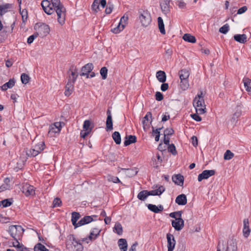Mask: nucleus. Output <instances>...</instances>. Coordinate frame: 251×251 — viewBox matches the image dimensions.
Segmentation results:
<instances>
[{
	"label": "nucleus",
	"mask_w": 251,
	"mask_h": 251,
	"mask_svg": "<svg viewBox=\"0 0 251 251\" xmlns=\"http://www.w3.org/2000/svg\"><path fill=\"white\" fill-rule=\"evenodd\" d=\"M41 6L44 12L48 15H51L55 12L57 16V21L61 25L65 23L66 10L60 0H43Z\"/></svg>",
	"instance_id": "f257e3e1"
},
{
	"label": "nucleus",
	"mask_w": 251,
	"mask_h": 251,
	"mask_svg": "<svg viewBox=\"0 0 251 251\" xmlns=\"http://www.w3.org/2000/svg\"><path fill=\"white\" fill-rule=\"evenodd\" d=\"M202 95V92L201 91L200 93L197 95L193 100V105L196 107L197 112H199L200 114H204L206 109Z\"/></svg>",
	"instance_id": "f03ea898"
},
{
	"label": "nucleus",
	"mask_w": 251,
	"mask_h": 251,
	"mask_svg": "<svg viewBox=\"0 0 251 251\" xmlns=\"http://www.w3.org/2000/svg\"><path fill=\"white\" fill-rule=\"evenodd\" d=\"M25 230L21 226L12 225L9 227L8 232L10 236L17 241L20 239Z\"/></svg>",
	"instance_id": "7ed1b4c3"
},
{
	"label": "nucleus",
	"mask_w": 251,
	"mask_h": 251,
	"mask_svg": "<svg viewBox=\"0 0 251 251\" xmlns=\"http://www.w3.org/2000/svg\"><path fill=\"white\" fill-rule=\"evenodd\" d=\"M34 29L36 30V34L41 38L46 36L50 31V27L45 23H37Z\"/></svg>",
	"instance_id": "20e7f679"
},
{
	"label": "nucleus",
	"mask_w": 251,
	"mask_h": 251,
	"mask_svg": "<svg viewBox=\"0 0 251 251\" xmlns=\"http://www.w3.org/2000/svg\"><path fill=\"white\" fill-rule=\"evenodd\" d=\"M45 148V144L44 142H40L32 148L27 151L26 155L29 157H35L41 152Z\"/></svg>",
	"instance_id": "39448f33"
},
{
	"label": "nucleus",
	"mask_w": 251,
	"mask_h": 251,
	"mask_svg": "<svg viewBox=\"0 0 251 251\" xmlns=\"http://www.w3.org/2000/svg\"><path fill=\"white\" fill-rule=\"evenodd\" d=\"M139 20L142 26H148L151 22V18L150 13L147 10L139 11Z\"/></svg>",
	"instance_id": "423d86ee"
},
{
	"label": "nucleus",
	"mask_w": 251,
	"mask_h": 251,
	"mask_svg": "<svg viewBox=\"0 0 251 251\" xmlns=\"http://www.w3.org/2000/svg\"><path fill=\"white\" fill-rule=\"evenodd\" d=\"M127 20V16H125V15H124L121 18V20L119 23L117 27L112 29L111 31L114 33L117 34L122 31L126 26Z\"/></svg>",
	"instance_id": "0eeeda50"
},
{
	"label": "nucleus",
	"mask_w": 251,
	"mask_h": 251,
	"mask_svg": "<svg viewBox=\"0 0 251 251\" xmlns=\"http://www.w3.org/2000/svg\"><path fill=\"white\" fill-rule=\"evenodd\" d=\"M21 191L26 197L34 196L35 194L34 187L28 184L24 185Z\"/></svg>",
	"instance_id": "6e6552de"
},
{
	"label": "nucleus",
	"mask_w": 251,
	"mask_h": 251,
	"mask_svg": "<svg viewBox=\"0 0 251 251\" xmlns=\"http://www.w3.org/2000/svg\"><path fill=\"white\" fill-rule=\"evenodd\" d=\"M172 226L176 230L180 231L184 227V220L181 218H177L176 220L172 221Z\"/></svg>",
	"instance_id": "1a4fd4ad"
},
{
	"label": "nucleus",
	"mask_w": 251,
	"mask_h": 251,
	"mask_svg": "<svg viewBox=\"0 0 251 251\" xmlns=\"http://www.w3.org/2000/svg\"><path fill=\"white\" fill-rule=\"evenodd\" d=\"M215 174V170H204L201 174L199 175L198 180L199 181H201L203 179L208 178L209 177L214 175Z\"/></svg>",
	"instance_id": "9d476101"
},
{
	"label": "nucleus",
	"mask_w": 251,
	"mask_h": 251,
	"mask_svg": "<svg viewBox=\"0 0 251 251\" xmlns=\"http://www.w3.org/2000/svg\"><path fill=\"white\" fill-rule=\"evenodd\" d=\"M225 251H237V243L235 239L230 238L227 241Z\"/></svg>",
	"instance_id": "9b49d317"
},
{
	"label": "nucleus",
	"mask_w": 251,
	"mask_h": 251,
	"mask_svg": "<svg viewBox=\"0 0 251 251\" xmlns=\"http://www.w3.org/2000/svg\"><path fill=\"white\" fill-rule=\"evenodd\" d=\"M93 217H96L97 216H85L77 222V225H78V227L88 224L92 222L93 221Z\"/></svg>",
	"instance_id": "f8f14e48"
},
{
	"label": "nucleus",
	"mask_w": 251,
	"mask_h": 251,
	"mask_svg": "<svg viewBox=\"0 0 251 251\" xmlns=\"http://www.w3.org/2000/svg\"><path fill=\"white\" fill-rule=\"evenodd\" d=\"M94 66L92 63H87L81 68V76H85L90 73L93 69Z\"/></svg>",
	"instance_id": "ddd939ff"
},
{
	"label": "nucleus",
	"mask_w": 251,
	"mask_h": 251,
	"mask_svg": "<svg viewBox=\"0 0 251 251\" xmlns=\"http://www.w3.org/2000/svg\"><path fill=\"white\" fill-rule=\"evenodd\" d=\"M167 239L168 249L174 250L176 245V241L174 235L171 233H168L167 234Z\"/></svg>",
	"instance_id": "4468645a"
},
{
	"label": "nucleus",
	"mask_w": 251,
	"mask_h": 251,
	"mask_svg": "<svg viewBox=\"0 0 251 251\" xmlns=\"http://www.w3.org/2000/svg\"><path fill=\"white\" fill-rule=\"evenodd\" d=\"M184 177L180 174L174 175L172 176L173 181L177 185L182 186L184 183Z\"/></svg>",
	"instance_id": "2eb2a0df"
},
{
	"label": "nucleus",
	"mask_w": 251,
	"mask_h": 251,
	"mask_svg": "<svg viewBox=\"0 0 251 251\" xmlns=\"http://www.w3.org/2000/svg\"><path fill=\"white\" fill-rule=\"evenodd\" d=\"M75 83L71 82L70 79H68V82L65 87L64 94L66 96H69L72 94L74 90V84Z\"/></svg>",
	"instance_id": "dca6fc26"
},
{
	"label": "nucleus",
	"mask_w": 251,
	"mask_h": 251,
	"mask_svg": "<svg viewBox=\"0 0 251 251\" xmlns=\"http://www.w3.org/2000/svg\"><path fill=\"white\" fill-rule=\"evenodd\" d=\"M176 202L179 205H184L187 203V200L185 194H180L176 199Z\"/></svg>",
	"instance_id": "f3484780"
},
{
	"label": "nucleus",
	"mask_w": 251,
	"mask_h": 251,
	"mask_svg": "<svg viewBox=\"0 0 251 251\" xmlns=\"http://www.w3.org/2000/svg\"><path fill=\"white\" fill-rule=\"evenodd\" d=\"M233 38L235 41L241 44H245L247 42V37L245 34H235L234 35Z\"/></svg>",
	"instance_id": "a211bd4d"
},
{
	"label": "nucleus",
	"mask_w": 251,
	"mask_h": 251,
	"mask_svg": "<svg viewBox=\"0 0 251 251\" xmlns=\"http://www.w3.org/2000/svg\"><path fill=\"white\" fill-rule=\"evenodd\" d=\"M170 0H165L160 3V7L162 11L165 13H168L170 11Z\"/></svg>",
	"instance_id": "6ab92c4d"
},
{
	"label": "nucleus",
	"mask_w": 251,
	"mask_h": 251,
	"mask_svg": "<svg viewBox=\"0 0 251 251\" xmlns=\"http://www.w3.org/2000/svg\"><path fill=\"white\" fill-rule=\"evenodd\" d=\"M15 82L16 80L14 78H11L7 82L4 83L1 86V89L2 91H6L8 88H12L14 86Z\"/></svg>",
	"instance_id": "aec40b11"
},
{
	"label": "nucleus",
	"mask_w": 251,
	"mask_h": 251,
	"mask_svg": "<svg viewBox=\"0 0 251 251\" xmlns=\"http://www.w3.org/2000/svg\"><path fill=\"white\" fill-rule=\"evenodd\" d=\"M137 138L135 135H129L125 137V140L124 141V146H127L132 143H134L136 142Z\"/></svg>",
	"instance_id": "412c9836"
},
{
	"label": "nucleus",
	"mask_w": 251,
	"mask_h": 251,
	"mask_svg": "<svg viewBox=\"0 0 251 251\" xmlns=\"http://www.w3.org/2000/svg\"><path fill=\"white\" fill-rule=\"evenodd\" d=\"M147 206L150 210L155 213H158L163 210V207L161 205H159L158 207L154 204H149Z\"/></svg>",
	"instance_id": "4be33fe9"
},
{
	"label": "nucleus",
	"mask_w": 251,
	"mask_h": 251,
	"mask_svg": "<svg viewBox=\"0 0 251 251\" xmlns=\"http://www.w3.org/2000/svg\"><path fill=\"white\" fill-rule=\"evenodd\" d=\"M118 246L121 251H126L127 250V243L125 239L121 238L118 241Z\"/></svg>",
	"instance_id": "5701e85b"
},
{
	"label": "nucleus",
	"mask_w": 251,
	"mask_h": 251,
	"mask_svg": "<svg viewBox=\"0 0 251 251\" xmlns=\"http://www.w3.org/2000/svg\"><path fill=\"white\" fill-rule=\"evenodd\" d=\"M80 218V215L79 213L76 212H73L72 214V222L73 225L75 226V228L78 227L77 225V220Z\"/></svg>",
	"instance_id": "b1692460"
},
{
	"label": "nucleus",
	"mask_w": 251,
	"mask_h": 251,
	"mask_svg": "<svg viewBox=\"0 0 251 251\" xmlns=\"http://www.w3.org/2000/svg\"><path fill=\"white\" fill-rule=\"evenodd\" d=\"M156 77L158 80L161 83H164L166 80V74L163 71H159L156 73Z\"/></svg>",
	"instance_id": "393cba45"
},
{
	"label": "nucleus",
	"mask_w": 251,
	"mask_h": 251,
	"mask_svg": "<svg viewBox=\"0 0 251 251\" xmlns=\"http://www.w3.org/2000/svg\"><path fill=\"white\" fill-rule=\"evenodd\" d=\"M100 230L98 228H94L91 231L89 239L91 240L96 239L97 237L99 235Z\"/></svg>",
	"instance_id": "a878e982"
},
{
	"label": "nucleus",
	"mask_w": 251,
	"mask_h": 251,
	"mask_svg": "<svg viewBox=\"0 0 251 251\" xmlns=\"http://www.w3.org/2000/svg\"><path fill=\"white\" fill-rule=\"evenodd\" d=\"M180 79H188L190 75L189 71L186 69H182L178 72Z\"/></svg>",
	"instance_id": "bb28decb"
},
{
	"label": "nucleus",
	"mask_w": 251,
	"mask_h": 251,
	"mask_svg": "<svg viewBox=\"0 0 251 251\" xmlns=\"http://www.w3.org/2000/svg\"><path fill=\"white\" fill-rule=\"evenodd\" d=\"M76 70V69L75 68V70H74V67L72 66L70 69H69V71L71 72V75L69 76V78L70 79L71 81L73 83H75L77 76L78 75L77 74V73L75 72Z\"/></svg>",
	"instance_id": "cd10ccee"
},
{
	"label": "nucleus",
	"mask_w": 251,
	"mask_h": 251,
	"mask_svg": "<svg viewBox=\"0 0 251 251\" xmlns=\"http://www.w3.org/2000/svg\"><path fill=\"white\" fill-rule=\"evenodd\" d=\"M158 21V28L159 29L160 32L161 34L164 35L166 33L165 27H164V24L163 21V19L161 17H159L157 18Z\"/></svg>",
	"instance_id": "c85d7f7f"
},
{
	"label": "nucleus",
	"mask_w": 251,
	"mask_h": 251,
	"mask_svg": "<svg viewBox=\"0 0 251 251\" xmlns=\"http://www.w3.org/2000/svg\"><path fill=\"white\" fill-rule=\"evenodd\" d=\"M72 245L76 249V251H82L83 247L82 245L78 241H77L75 237L73 238Z\"/></svg>",
	"instance_id": "c756f323"
},
{
	"label": "nucleus",
	"mask_w": 251,
	"mask_h": 251,
	"mask_svg": "<svg viewBox=\"0 0 251 251\" xmlns=\"http://www.w3.org/2000/svg\"><path fill=\"white\" fill-rule=\"evenodd\" d=\"M244 85L247 92H251V79L248 77H244L243 79Z\"/></svg>",
	"instance_id": "7c9ffc66"
},
{
	"label": "nucleus",
	"mask_w": 251,
	"mask_h": 251,
	"mask_svg": "<svg viewBox=\"0 0 251 251\" xmlns=\"http://www.w3.org/2000/svg\"><path fill=\"white\" fill-rule=\"evenodd\" d=\"M182 38L185 41H187L189 43H194L196 42V39L195 36L188 33L184 34Z\"/></svg>",
	"instance_id": "2f4dec72"
},
{
	"label": "nucleus",
	"mask_w": 251,
	"mask_h": 251,
	"mask_svg": "<svg viewBox=\"0 0 251 251\" xmlns=\"http://www.w3.org/2000/svg\"><path fill=\"white\" fill-rule=\"evenodd\" d=\"M149 118H150L151 119L150 124H151L152 122V114L151 112H148L146 116L143 118V120L142 121V124L144 129H145V126H147V122H148L149 120Z\"/></svg>",
	"instance_id": "473e14b6"
},
{
	"label": "nucleus",
	"mask_w": 251,
	"mask_h": 251,
	"mask_svg": "<svg viewBox=\"0 0 251 251\" xmlns=\"http://www.w3.org/2000/svg\"><path fill=\"white\" fill-rule=\"evenodd\" d=\"M148 196H149L148 191L143 190L138 193L137 198L141 201H144Z\"/></svg>",
	"instance_id": "72a5a7b5"
},
{
	"label": "nucleus",
	"mask_w": 251,
	"mask_h": 251,
	"mask_svg": "<svg viewBox=\"0 0 251 251\" xmlns=\"http://www.w3.org/2000/svg\"><path fill=\"white\" fill-rule=\"evenodd\" d=\"M112 138L116 144L119 145L121 142V135L119 132L115 131L112 134Z\"/></svg>",
	"instance_id": "f704fd0d"
},
{
	"label": "nucleus",
	"mask_w": 251,
	"mask_h": 251,
	"mask_svg": "<svg viewBox=\"0 0 251 251\" xmlns=\"http://www.w3.org/2000/svg\"><path fill=\"white\" fill-rule=\"evenodd\" d=\"M180 87L182 90H187L189 87L188 79H180Z\"/></svg>",
	"instance_id": "c9c22d12"
},
{
	"label": "nucleus",
	"mask_w": 251,
	"mask_h": 251,
	"mask_svg": "<svg viewBox=\"0 0 251 251\" xmlns=\"http://www.w3.org/2000/svg\"><path fill=\"white\" fill-rule=\"evenodd\" d=\"M106 131L111 130L113 129V122L112 117L109 116L107 117L106 121Z\"/></svg>",
	"instance_id": "e433bc0d"
},
{
	"label": "nucleus",
	"mask_w": 251,
	"mask_h": 251,
	"mask_svg": "<svg viewBox=\"0 0 251 251\" xmlns=\"http://www.w3.org/2000/svg\"><path fill=\"white\" fill-rule=\"evenodd\" d=\"M34 251H50L49 249H47L46 247L42 245L41 243L37 244L34 248Z\"/></svg>",
	"instance_id": "4c0bfd02"
},
{
	"label": "nucleus",
	"mask_w": 251,
	"mask_h": 251,
	"mask_svg": "<svg viewBox=\"0 0 251 251\" xmlns=\"http://www.w3.org/2000/svg\"><path fill=\"white\" fill-rule=\"evenodd\" d=\"M91 123L89 120H85L84 122L83 128L84 130L91 131L93 126H91Z\"/></svg>",
	"instance_id": "58836bf2"
},
{
	"label": "nucleus",
	"mask_w": 251,
	"mask_h": 251,
	"mask_svg": "<svg viewBox=\"0 0 251 251\" xmlns=\"http://www.w3.org/2000/svg\"><path fill=\"white\" fill-rule=\"evenodd\" d=\"M12 199H5L0 201V206L2 204L3 207H8L12 204Z\"/></svg>",
	"instance_id": "ea45409f"
},
{
	"label": "nucleus",
	"mask_w": 251,
	"mask_h": 251,
	"mask_svg": "<svg viewBox=\"0 0 251 251\" xmlns=\"http://www.w3.org/2000/svg\"><path fill=\"white\" fill-rule=\"evenodd\" d=\"M114 229L116 230V232L118 235H121L123 233V227L120 223H116Z\"/></svg>",
	"instance_id": "a19ab883"
},
{
	"label": "nucleus",
	"mask_w": 251,
	"mask_h": 251,
	"mask_svg": "<svg viewBox=\"0 0 251 251\" xmlns=\"http://www.w3.org/2000/svg\"><path fill=\"white\" fill-rule=\"evenodd\" d=\"M234 156V153L232 152L230 150H226L224 154V159L225 160H230Z\"/></svg>",
	"instance_id": "79ce46f5"
},
{
	"label": "nucleus",
	"mask_w": 251,
	"mask_h": 251,
	"mask_svg": "<svg viewBox=\"0 0 251 251\" xmlns=\"http://www.w3.org/2000/svg\"><path fill=\"white\" fill-rule=\"evenodd\" d=\"M30 77L28 75L23 73L21 75V81L23 84H27L29 80Z\"/></svg>",
	"instance_id": "37998d69"
},
{
	"label": "nucleus",
	"mask_w": 251,
	"mask_h": 251,
	"mask_svg": "<svg viewBox=\"0 0 251 251\" xmlns=\"http://www.w3.org/2000/svg\"><path fill=\"white\" fill-rule=\"evenodd\" d=\"M108 70L106 67H103L100 70V74L103 79H105L107 76Z\"/></svg>",
	"instance_id": "c03bdc74"
},
{
	"label": "nucleus",
	"mask_w": 251,
	"mask_h": 251,
	"mask_svg": "<svg viewBox=\"0 0 251 251\" xmlns=\"http://www.w3.org/2000/svg\"><path fill=\"white\" fill-rule=\"evenodd\" d=\"M168 151L172 153L173 155H176L177 154L176 147L174 144H171L168 146Z\"/></svg>",
	"instance_id": "a18cd8bd"
},
{
	"label": "nucleus",
	"mask_w": 251,
	"mask_h": 251,
	"mask_svg": "<svg viewBox=\"0 0 251 251\" xmlns=\"http://www.w3.org/2000/svg\"><path fill=\"white\" fill-rule=\"evenodd\" d=\"M13 246L17 247L20 251H26L27 248L23 245H20L18 241H16V243H13Z\"/></svg>",
	"instance_id": "49530a36"
},
{
	"label": "nucleus",
	"mask_w": 251,
	"mask_h": 251,
	"mask_svg": "<svg viewBox=\"0 0 251 251\" xmlns=\"http://www.w3.org/2000/svg\"><path fill=\"white\" fill-rule=\"evenodd\" d=\"M229 30V26L227 24H226L220 28L219 32L223 34H226Z\"/></svg>",
	"instance_id": "de8ad7c7"
},
{
	"label": "nucleus",
	"mask_w": 251,
	"mask_h": 251,
	"mask_svg": "<svg viewBox=\"0 0 251 251\" xmlns=\"http://www.w3.org/2000/svg\"><path fill=\"white\" fill-rule=\"evenodd\" d=\"M53 207H60L62 204V201L60 198H56L54 199L53 201Z\"/></svg>",
	"instance_id": "09e8293b"
},
{
	"label": "nucleus",
	"mask_w": 251,
	"mask_h": 251,
	"mask_svg": "<svg viewBox=\"0 0 251 251\" xmlns=\"http://www.w3.org/2000/svg\"><path fill=\"white\" fill-rule=\"evenodd\" d=\"M99 0H94L92 5V9L95 12H97L98 10L99 9L100 5L98 3Z\"/></svg>",
	"instance_id": "8fccbe9b"
},
{
	"label": "nucleus",
	"mask_w": 251,
	"mask_h": 251,
	"mask_svg": "<svg viewBox=\"0 0 251 251\" xmlns=\"http://www.w3.org/2000/svg\"><path fill=\"white\" fill-rule=\"evenodd\" d=\"M108 180L109 181H111L113 182V183L121 182L120 179L118 177L113 176H109L108 177Z\"/></svg>",
	"instance_id": "3c124183"
},
{
	"label": "nucleus",
	"mask_w": 251,
	"mask_h": 251,
	"mask_svg": "<svg viewBox=\"0 0 251 251\" xmlns=\"http://www.w3.org/2000/svg\"><path fill=\"white\" fill-rule=\"evenodd\" d=\"M174 130L172 128H166L164 131V136L172 135L174 134Z\"/></svg>",
	"instance_id": "603ef678"
},
{
	"label": "nucleus",
	"mask_w": 251,
	"mask_h": 251,
	"mask_svg": "<svg viewBox=\"0 0 251 251\" xmlns=\"http://www.w3.org/2000/svg\"><path fill=\"white\" fill-rule=\"evenodd\" d=\"M113 9V5L112 4H110L109 3H108V4L106 6V8L105 9V12L106 14H110Z\"/></svg>",
	"instance_id": "864d4df0"
},
{
	"label": "nucleus",
	"mask_w": 251,
	"mask_h": 251,
	"mask_svg": "<svg viewBox=\"0 0 251 251\" xmlns=\"http://www.w3.org/2000/svg\"><path fill=\"white\" fill-rule=\"evenodd\" d=\"M38 36L37 34H36V33H35L34 34L30 36L28 38H27V42L28 44H31L34 40L37 38Z\"/></svg>",
	"instance_id": "5fc2aeb1"
},
{
	"label": "nucleus",
	"mask_w": 251,
	"mask_h": 251,
	"mask_svg": "<svg viewBox=\"0 0 251 251\" xmlns=\"http://www.w3.org/2000/svg\"><path fill=\"white\" fill-rule=\"evenodd\" d=\"M155 99L157 101H161L163 99V95L160 92H157L155 94Z\"/></svg>",
	"instance_id": "6e6d98bb"
},
{
	"label": "nucleus",
	"mask_w": 251,
	"mask_h": 251,
	"mask_svg": "<svg viewBox=\"0 0 251 251\" xmlns=\"http://www.w3.org/2000/svg\"><path fill=\"white\" fill-rule=\"evenodd\" d=\"M251 232L250 228H243V233L245 237L247 238Z\"/></svg>",
	"instance_id": "4d7b16f0"
},
{
	"label": "nucleus",
	"mask_w": 251,
	"mask_h": 251,
	"mask_svg": "<svg viewBox=\"0 0 251 251\" xmlns=\"http://www.w3.org/2000/svg\"><path fill=\"white\" fill-rule=\"evenodd\" d=\"M91 131L88 130H81L80 132V137L84 139L87 136H88Z\"/></svg>",
	"instance_id": "13d9d810"
},
{
	"label": "nucleus",
	"mask_w": 251,
	"mask_h": 251,
	"mask_svg": "<svg viewBox=\"0 0 251 251\" xmlns=\"http://www.w3.org/2000/svg\"><path fill=\"white\" fill-rule=\"evenodd\" d=\"M191 117L197 122L201 121V118L198 114H193L191 115Z\"/></svg>",
	"instance_id": "bf43d9fd"
},
{
	"label": "nucleus",
	"mask_w": 251,
	"mask_h": 251,
	"mask_svg": "<svg viewBox=\"0 0 251 251\" xmlns=\"http://www.w3.org/2000/svg\"><path fill=\"white\" fill-rule=\"evenodd\" d=\"M192 144L194 147H197L198 144V138L196 136H193L191 138Z\"/></svg>",
	"instance_id": "052dcab7"
},
{
	"label": "nucleus",
	"mask_w": 251,
	"mask_h": 251,
	"mask_svg": "<svg viewBox=\"0 0 251 251\" xmlns=\"http://www.w3.org/2000/svg\"><path fill=\"white\" fill-rule=\"evenodd\" d=\"M248 8L246 6H244L238 10L237 14H242L247 10Z\"/></svg>",
	"instance_id": "680f3d73"
},
{
	"label": "nucleus",
	"mask_w": 251,
	"mask_h": 251,
	"mask_svg": "<svg viewBox=\"0 0 251 251\" xmlns=\"http://www.w3.org/2000/svg\"><path fill=\"white\" fill-rule=\"evenodd\" d=\"M169 88V85L168 83H162L161 86V91L164 92L167 90Z\"/></svg>",
	"instance_id": "e2e57ef3"
},
{
	"label": "nucleus",
	"mask_w": 251,
	"mask_h": 251,
	"mask_svg": "<svg viewBox=\"0 0 251 251\" xmlns=\"http://www.w3.org/2000/svg\"><path fill=\"white\" fill-rule=\"evenodd\" d=\"M157 191L159 196H160L165 191V188L163 186L160 185L157 189Z\"/></svg>",
	"instance_id": "0e129e2a"
},
{
	"label": "nucleus",
	"mask_w": 251,
	"mask_h": 251,
	"mask_svg": "<svg viewBox=\"0 0 251 251\" xmlns=\"http://www.w3.org/2000/svg\"><path fill=\"white\" fill-rule=\"evenodd\" d=\"M152 134L156 136V135H160V130L162 127H159L156 129H154V127L152 126Z\"/></svg>",
	"instance_id": "69168bd1"
},
{
	"label": "nucleus",
	"mask_w": 251,
	"mask_h": 251,
	"mask_svg": "<svg viewBox=\"0 0 251 251\" xmlns=\"http://www.w3.org/2000/svg\"><path fill=\"white\" fill-rule=\"evenodd\" d=\"M10 181V179L8 177H6L4 179V185H5L6 187H7L8 189L10 187V184H9Z\"/></svg>",
	"instance_id": "338daca9"
},
{
	"label": "nucleus",
	"mask_w": 251,
	"mask_h": 251,
	"mask_svg": "<svg viewBox=\"0 0 251 251\" xmlns=\"http://www.w3.org/2000/svg\"><path fill=\"white\" fill-rule=\"evenodd\" d=\"M98 3L99 4V5H100V6L103 8L106 5V0H99Z\"/></svg>",
	"instance_id": "774afa93"
}]
</instances>
